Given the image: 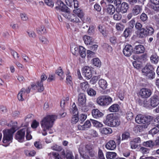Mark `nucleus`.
I'll use <instances>...</instances> for the list:
<instances>
[{"instance_id":"nucleus-23","label":"nucleus","mask_w":159,"mask_h":159,"mask_svg":"<svg viewBox=\"0 0 159 159\" xmlns=\"http://www.w3.org/2000/svg\"><path fill=\"white\" fill-rule=\"evenodd\" d=\"M74 14L76 15L82 20L84 16V13L82 11L80 8H77L73 10Z\"/></svg>"},{"instance_id":"nucleus-28","label":"nucleus","mask_w":159,"mask_h":159,"mask_svg":"<svg viewBox=\"0 0 159 159\" xmlns=\"http://www.w3.org/2000/svg\"><path fill=\"white\" fill-rule=\"evenodd\" d=\"M79 18L77 16L72 14L71 15V18H70V21L75 23H81V21L80 20Z\"/></svg>"},{"instance_id":"nucleus-60","label":"nucleus","mask_w":159,"mask_h":159,"mask_svg":"<svg viewBox=\"0 0 159 159\" xmlns=\"http://www.w3.org/2000/svg\"><path fill=\"white\" fill-rule=\"evenodd\" d=\"M110 41L111 43L115 44L117 43L116 38L114 36L111 37L110 38Z\"/></svg>"},{"instance_id":"nucleus-6","label":"nucleus","mask_w":159,"mask_h":159,"mask_svg":"<svg viewBox=\"0 0 159 159\" xmlns=\"http://www.w3.org/2000/svg\"><path fill=\"white\" fill-rule=\"evenodd\" d=\"M86 95L83 93L79 94L78 97V104L79 109L82 112H86L88 111V108L86 104Z\"/></svg>"},{"instance_id":"nucleus-35","label":"nucleus","mask_w":159,"mask_h":159,"mask_svg":"<svg viewBox=\"0 0 159 159\" xmlns=\"http://www.w3.org/2000/svg\"><path fill=\"white\" fill-rule=\"evenodd\" d=\"M83 39L84 43L87 45L91 44L93 42L91 37L87 35L84 36Z\"/></svg>"},{"instance_id":"nucleus-56","label":"nucleus","mask_w":159,"mask_h":159,"mask_svg":"<svg viewBox=\"0 0 159 159\" xmlns=\"http://www.w3.org/2000/svg\"><path fill=\"white\" fill-rule=\"evenodd\" d=\"M98 30L100 33H101L103 36L105 35V31L104 30L105 27L102 25H99L98 26Z\"/></svg>"},{"instance_id":"nucleus-32","label":"nucleus","mask_w":159,"mask_h":159,"mask_svg":"<svg viewBox=\"0 0 159 159\" xmlns=\"http://www.w3.org/2000/svg\"><path fill=\"white\" fill-rule=\"evenodd\" d=\"M112 132L111 129L109 127L103 128L101 129V133L105 134H111Z\"/></svg>"},{"instance_id":"nucleus-54","label":"nucleus","mask_w":159,"mask_h":159,"mask_svg":"<svg viewBox=\"0 0 159 159\" xmlns=\"http://www.w3.org/2000/svg\"><path fill=\"white\" fill-rule=\"evenodd\" d=\"M78 115H73V116L71 120V122L73 124H75L78 121H79Z\"/></svg>"},{"instance_id":"nucleus-44","label":"nucleus","mask_w":159,"mask_h":159,"mask_svg":"<svg viewBox=\"0 0 159 159\" xmlns=\"http://www.w3.org/2000/svg\"><path fill=\"white\" fill-rule=\"evenodd\" d=\"M91 122L93 126L97 128L101 127L103 125L102 123L95 120H91Z\"/></svg>"},{"instance_id":"nucleus-63","label":"nucleus","mask_w":159,"mask_h":159,"mask_svg":"<svg viewBox=\"0 0 159 159\" xmlns=\"http://www.w3.org/2000/svg\"><path fill=\"white\" fill-rule=\"evenodd\" d=\"M40 41L43 44H46L48 43V40L45 37H42L39 38Z\"/></svg>"},{"instance_id":"nucleus-52","label":"nucleus","mask_w":159,"mask_h":159,"mask_svg":"<svg viewBox=\"0 0 159 159\" xmlns=\"http://www.w3.org/2000/svg\"><path fill=\"white\" fill-rule=\"evenodd\" d=\"M132 63L134 67L136 69H139L141 66V62L138 61H133Z\"/></svg>"},{"instance_id":"nucleus-36","label":"nucleus","mask_w":159,"mask_h":159,"mask_svg":"<svg viewBox=\"0 0 159 159\" xmlns=\"http://www.w3.org/2000/svg\"><path fill=\"white\" fill-rule=\"evenodd\" d=\"M79 53L82 57H85L86 55V49L83 46H80L79 47Z\"/></svg>"},{"instance_id":"nucleus-30","label":"nucleus","mask_w":159,"mask_h":159,"mask_svg":"<svg viewBox=\"0 0 159 159\" xmlns=\"http://www.w3.org/2000/svg\"><path fill=\"white\" fill-rule=\"evenodd\" d=\"M120 124V121L118 119L114 116L112 122L110 125V126L114 127L118 126Z\"/></svg>"},{"instance_id":"nucleus-42","label":"nucleus","mask_w":159,"mask_h":159,"mask_svg":"<svg viewBox=\"0 0 159 159\" xmlns=\"http://www.w3.org/2000/svg\"><path fill=\"white\" fill-rule=\"evenodd\" d=\"M143 145L145 147L150 148H152L154 146V143L151 140L144 142Z\"/></svg>"},{"instance_id":"nucleus-43","label":"nucleus","mask_w":159,"mask_h":159,"mask_svg":"<svg viewBox=\"0 0 159 159\" xmlns=\"http://www.w3.org/2000/svg\"><path fill=\"white\" fill-rule=\"evenodd\" d=\"M70 50L74 55L77 56L79 53V48L76 46L71 47Z\"/></svg>"},{"instance_id":"nucleus-9","label":"nucleus","mask_w":159,"mask_h":159,"mask_svg":"<svg viewBox=\"0 0 159 159\" xmlns=\"http://www.w3.org/2000/svg\"><path fill=\"white\" fill-rule=\"evenodd\" d=\"M30 88L28 87L26 89L24 88H22L18 93V98L19 101H23L26 98L27 94L30 92Z\"/></svg>"},{"instance_id":"nucleus-61","label":"nucleus","mask_w":159,"mask_h":159,"mask_svg":"<svg viewBox=\"0 0 159 159\" xmlns=\"http://www.w3.org/2000/svg\"><path fill=\"white\" fill-rule=\"evenodd\" d=\"M39 125V122L34 120L33 121L31 125V126L32 128L35 129L37 128Z\"/></svg>"},{"instance_id":"nucleus-13","label":"nucleus","mask_w":159,"mask_h":159,"mask_svg":"<svg viewBox=\"0 0 159 159\" xmlns=\"http://www.w3.org/2000/svg\"><path fill=\"white\" fill-rule=\"evenodd\" d=\"M124 54L126 57H129L133 52V48L130 45H126L123 50Z\"/></svg>"},{"instance_id":"nucleus-55","label":"nucleus","mask_w":159,"mask_h":159,"mask_svg":"<svg viewBox=\"0 0 159 159\" xmlns=\"http://www.w3.org/2000/svg\"><path fill=\"white\" fill-rule=\"evenodd\" d=\"M66 159H74V157L72 152L69 151L66 152Z\"/></svg>"},{"instance_id":"nucleus-19","label":"nucleus","mask_w":159,"mask_h":159,"mask_svg":"<svg viewBox=\"0 0 159 159\" xmlns=\"http://www.w3.org/2000/svg\"><path fill=\"white\" fill-rule=\"evenodd\" d=\"M142 7L139 5H136L133 7L132 12L134 16L138 15L142 11Z\"/></svg>"},{"instance_id":"nucleus-3","label":"nucleus","mask_w":159,"mask_h":159,"mask_svg":"<svg viewBox=\"0 0 159 159\" xmlns=\"http://www.w3.org/2000/svg\"><path fill=\"white\" fill-rule=\"evenodd\" d=\"M57 4L58 6L56 7V9L60 10L61 14L65 18L70 20L72 15L70 13V9L61 1H58Z\"/></svg>"},{"instance_id":"nucleus-16","label":"nucleus","mask_w":159,"mask_h":159,"mask_svg":"<svg viewBox=\"0 0 159 159\" xmlns=\"http://www.w3.org/2000/svg\"><path fill=\"white\" fill-rule=\"evenodd\" d=\"M92 115L94 118H98L102 117L103 116L104 114L98 109H95L92 110Z\"/></svg>"},{"instance_id":"nucleus-38","label":"nucleus","mask_w":159,"mask_h":159,"mask_svg":"<svg viewBox=\"0 0 159 159\" xmlns=\"http://www.w3.org/2000/svg\"><path fill=\"white\" fill-rule=\"evenodd\" d=\"M88 94L91 97L95 96L96 94V92L92 88H89L87 89Z\"/></svg>"},{"instance_id":"nucleus-2","label":"nucleus","mask_w":159,"mask_h":159,"mask_svg":"<svg viewBox=\"0 0 159 159\" xmlns=\"http://www.w3.org/2000/svg\"><path fill=\"white\" fill-rule=\"evenodd\" d=\"M11 128L9 129H4L3 131V142L4 143H10L12 141L13 134L19 128L17 125V122H14L13 124L11 125Z\"/></svg>"},{"instance_id":"nucleus-29","label":"nucleus","mask_w":159,"mask_h":159,"mask_svg":"<svg viewBox=\"0 0 159 159\" xmlns=\"http://www.w3.org/2000/svg\"><path fill=\"white\" fill-rule=\"evenodd\" d=\"M145 28L148 35L151 36L153 34L154 30L151 25H147L146 26Z\"/></svg>"},{"instance_id":"nucleus-62","label":"nucleus","mask_w":159,"mask_h":159,"mask_svg":"<svg viewBox=\"0 0 159 159\" xmlns=\"http://www.w3.org/2000/svg\"><path fill=\"white\" fill-rule=\"evenodd\" d=\"M45 2L48 6L52 7L54 6V2L52 0H45Z\"/></svg>"},{"instance_id":"nucleus-50","label":"nucleus","mask_w":159,"mask_h":159,"mask_svg":"<svg viewBox=\"0 0 159 159\" xmlns=\"http://www.w3.org/2000/svg\"><path fill=\"white\" fill-rule=\"evenodd\" d=\"M130 137V134L128 132H125L122 135V140H127Z\"/></svg>"},{"instance_id":"nucleus-26","label":"nucleus","mask_w":159,"mask_h":159,"mask_svg":"<svg viewBox=\"0 0 159 159\" xmlns=\"http://www.w3.org/2000/svg\"><path fill=\"white\" fill-rule=\"evenodd\" d=\"M97 102L101 106H105V100H104V95L99 97L97 99Z\"/></svg>"},{"instance_id":"nucleus-5","label":"nucleus","mask_w":159,"mask_h":159,"mask_svg":"<svg viewBox=\"0 0 159 159\" xmlns=\"http://www.w3.org/2000/svg\"><path fill=\"white\" fill-rule=\"evenodd\" d=\"M143 75L150 80H152L155 77V73L153 66L147 64L142 70Z\"/></svg>"},{"instance_id":"nucleus-47","label":"nucleus","mask_w":159,"mask_h":159,"mask_svg":"<svg viewBox=\"0 0 159 159\" xmlns=\"http://www.w3.org/2000/svg\"><path fill=\"white\" fill-rule=\"evenodd\" d=\"M159 131V125L152 128L149 131V133L152 135L157 134Z\"/></svg>"},{"instance_id":"nucleus-27","label":"nucleus","mask_w":159,"mask_h":159,"mask_svg":"<svg viewBox=\"0 0 159 159\" xmlns=\"http://www.w3.org/2000/svg\"><path fill=\"white\" fill-rule=\"evenodd\" d=\"M119 106L118 104H114L109 107V110L111 112H116L119 111Z\"/></svg>"},{"instance_id":"nucleus-7","label":"nucleus","mask_w":159,"mask_h":159,"mask_svg":"<svg viewBox=\"0 0 159 159\" xmlns=\"http://www.w3.org/2000/svg\"><path fill=\"white\" fill-rule=\"evenodd\" d=\"M85 149L86 151L85 152V154H84V149H83L82 146H80L79 149V152L80 155L84 159H90L89 156L87 155L88 153L92 157L95 156V153L89 145H87L85 146Z\"/></svg>"},{"instance_id":"nucleus-25","label":"nucleus","mask_w":159,"mask_h":159,"mask_svg":"<svg viewBox=\"0 0 159 159\" xmlns=\"http://www.w3.org/2000/svg\"><path fill=\"white\" fill-rule=\"evenodd\" d=\"M98 83L99 87L103 89H105L107 86V81L104 79L100 80L98 81Z\"/></svg>"},{"instance_id":"nucleus-4","label":"nucleus","mask_w":159,"mask_h":159,"mask_svg":"<svg viewBox=\"0 0 159 159\" xmlns=\"http://www.w3.org/2000/svg\"><path fill=\"white\" fill-rule=\"evenodd\" d=\"M136 122L138 124L143 123V126L147 128L148 125L152 123L153 117L150 116H144L141 114L138 115L135 118Z\"/></svg>"},{"instance_id":"nucleus-49","label":"nucleus","mask_w":159,"mask_h":159,"mask_svg":"<svg viewBox=\"0 0 159 159\" xmlns=\"http://www.w3.org/2000/svg\"><path fill=\"white\" fill-rule=\"evenodd\" d=\"M122 15L119 12H117L113 15V18L116 20H120L122 18Z\"/></svg>"},{"instance_id":"nucleus-22","label":"nucleus","mask_w":159,"mask_h":159,"mask_svg":"<svg viewBox=\"0 0 159 159\" xmlns=\"http://www.w3.org/2000/svg\"><path fill=\"white\" fill-rule=\"evenodd\" d=\"M129 7L128 4L126 2H123L121 4L119 11L122 13H126Z\"/></svg>"},{"instance_id":"nucleus-17","label":"nucleus","mask_w":159,"mask_h":159,"mask_svg":"<svg viewBox=\"0 0 159 159\" xmlns=\"http://www.w3.org/2000/svg\"><path fill=\"white\" fill-rule=\"evenodd\" d=\"M106 148L110 150H113L116 147V145L115 142L113 140L109 141L105 145Z\"/></svg>"},{"instance_id":"nucleus-34","label":"nucleus","mask_w":159,"mask_h":159,"mask_svg":"<svg viewBox=\"0 0 159 159\" xmlns=\"http://www.w3.org/2000/svg\"><path fill=\"white\" fill-rule=\"evenodd\" d=\"M70 111L73 115L78 114V110L75 102L73 103L71 107Z\"/></svg>"},{"instance_id":"nucleus-59","label":"nucleus","mask_w":159,"mask_h":159,"mask_svg":"<svg viewBox=\"0 0 159 159\" xmlns=\"http://www.w3.org/2000/svg\"><path fill=\"white\" fill-rule=\"evenodd\" d=\"M135 25V20L134 19H132L129 22V28L130 29L133 28Z\"/></svg>"},{"instance_id":"nucleus-37","label":"nucleus","mask_w":159,"mask_h":159,"mask_svg":"<svg viewBox=\"0 0 159 159\" xmlns=\"http://www.w3.org/2000/svg\"><path fill=\"white\" fill-rule=\"evenodd\" d=\"M89 87L88 83L87 81H84L80 84V87L83 91H85Z\"/></svg>"},{"instance_id":"nucleus-46","label":"nucleus","mask_w":159,"mask_h":159,"mask_svg":"<svg viewBox=\"0 0 159 159\" xmlns=\"http://www.w3.org/2000/svg\"><path fill=\"white\" fill-rule=\"evenodd\" d=\"M56 74H57L58 75L61 77V79H62L64 78V75L63 74V72L60 68L57 69L56 71Z\"/></svg>"},{"instance_id":"nucleus-33","label":"nucleus","mask_w":159,"mask_h":159,"mask_svg":"<svg viewBox=\"0 0 159 159\" xmlns=\"http://www.w3.org/2000/svg\"><path fill=\"white\" fill-rule=\"evenodd\" d=\"M117 154L115 152H108L106 153V157L107 159H114L116 156Z\"/></svg>"},{"instance_id":"nucleus-12","label":"nucleus","mask_w":159,"mask_h":159,"mask_svg":"<svg viewBox=\"0 0 159 159\" xmlns=\"http://www.w3.org/2000/svg\"><path fill=\"white\" fill-rule=\"evenodd\" d=\"M139 93L142 98H147L150 96L152 92L151 90L148 89L143 88L141 89Z\"/></svg>"},{"instance_id":"nucleus-20","label":"nucleus","mask_w":159,"mask_h":159,"mask_svg":"<svg viewBox=\"0 0 159 159\" xmlns=\"http://www.w3.org/2000/svg\"><path fill=\"white\" fill-rule=\"evenodd\" d=\"M114 117L112 114H110L106 116V119L104 121V123L106 125L110 126Z\"/></svg>"},{"instance_id":"nucleus-31","label":"nucleus","mask_w":159,"mask_h":159,"mask_svg":"<svg viewBox=\"0 0 159 159\" xmlns=\"http://www.w3.org/2000/svg\"><path fill=\"white\" fill-rule=\"evenodd\" d=\"M93 64L95 66L100 67L101 66V62L98 58H93L92 60Z\"/></svg>"},{"instance_id":"nucleus-48","label":"nucleus","mask_w":159,"mask_h":159,"mask_svg":"<svg viewBox=\"0 0 159 159\" xmlns=\"http://www.w3.org/2000/svg\"><path fill=\"white\" fill-rule=\"evenodd\" d=\"M116 27L117 30L122 31L125 28V26L120 23H117L116 25Z\"/></svg>"},{"instance_id":"nucleus-21","label":"nucleus","mask_w":159,"mask_h":159,"mask_svg":"<svg viewBox=\"0 0 159 159\" xmlns=\"http://www.w3.org/2000/svg\"><path fill=\"white\" fill-rule=\"evenodd\" d=\"M145 51V48L144 46L141 44L136 45L134 48V51L136 54L143 53Z\"/></svg>"},{"instance_id":"nucleus-41","label":"nucleus","mask_w":159,"mask_h":159,"mask_svg":"<svg viewBox=\"0 0 159 159\" xmlns=\"http://www.w3.org/2000/svg\"><path fill=\"white\" fill-rule=\"evenodd\" d=\"M150 59L152 62L156 64L158 61L159 57L156 54H153L151 56Z\"/></svg>"},{"instance_id":"nucleus-10","label":"nucleus","mask_w":159,"mask_h":159,"mask_svg":"<svg viewBox=\"0 0 159 159\" xmlns=\"http://www.w3.org/2000/svg\"><path fill=\"white\" fill-rule=\"evenodd\" d=\"M150 105L153 107H155L159 104V93L155 92L153 96L150 99Z\"/></svg>"},{"instance_id":"nucleus-40","label":"nucleus","mask_w":159,"mask_h":159,"mask_svg":"<svg viewBox=\"0 0 159 159\" xmlns=\"http://www.w3.org/2000/svg\"><path fill=\"white\" fill-rule=\"evenodd\" d=\"M105 106H107L112 102V99L110 97L107 96H104Z\"/></svg>"},{"instance_id":"nucleus-39","label":"nucleus","mask_w":159,"mask_h":159,"mask_svg":"<svg viewBox=\"0 0 159 159\" xmlns=\"http://www.w3.org/2000/svg\"><path fill=\"white\" fill-rule=\"evenodd\" d=\"M139 35L141 38H143L148 36L146 29L142 28L140 29L139 32Z\"/></svg>"},{"instance_id":"nucleus-45","label":"nucleus","mask_w":159,"mask_h":159,"mask_svg":"<svg viewBox=\"0 0 159 159\" xmlns=\"http://www.w3.org/2000/svg\"><path fill=\"white\" fill-rule=\"evenodd\" d=\"M48 155L50 157L53 156L55 159H61L59 154L55 152H52L48 153Z\"/></svg>"},{"instance_id":"nucleus-58","label":"nucleus","mask_w":159,"mask_h":159,"mask_svg":"<svg viewBox=\"0 0 159 159\" xmlns=\"http://www.w3.org/2000/svg\"><path fill=\"white\" fill-rule=\"evenodd\" d=\"M140 151L143 154H146L149 153V150L146 148L141 147L140 149Z\"/></svg>"},{"instance_id":"nucleus-51","label":"nucleus","mask_w":159,"mask_h":159,"mask_svg":"<svg viewBox=\"0 0 159 159\" xmlns=\"http://www.w3.org/2000/svg\"><path fill=\"white\" fill-rule=\"evenodd\" d=\"M87 116L86 115L82 114H81L79 117V122L80 123H82L86 119Z\"/></svg>"},{"instance_id":"nucleus-53","label":"nucleus","mask_w":159,"mask_h":159,"mask_svg":"<svg viewBox=\"0 0 159 159\" xmlns=\"http://www.w3.org/2000/svg\"><path fill=\"white\" fill-rule=\"evenodd\" d=\"M37 32L39 34H44L46 33V29L44 28V26L43 25L41 26L39 29L37 30Z\"/></svg>"},{"instance_id":"nucleus-8","label":"nucleus","mask_w":159,"mask_h":159,"mask_svg":"<svg viewBox=\"0 0 159 159\" xmlns=\"http://www.w3.org/2000/svg\"><path fill=\"white\" fill-rule=\"evenodd\" d=\"M47 78L45 74L43 73L41 76V81H38L37 83V85L33 84H31L32 88L34 89H35V88H36L38 89V92H42L44 89L43 81L45 80Z\"/></svg>"},{"instance_id":"nucleus-57","label":"nucleus","mask_w":159,"mask_h":159,"mask_svg":"<svg viewBox=\"0 0 159 159\" xmlns=\"http://www.w3.org/2000/svg\"><path fill=\"white\" fill-rule=\"evenodd\" d=\"M131 32V30L129 28L126 29L124 31L123 34L125 38H127Z\"/></svg>"},{"instance_id":"nucleus-24","label":"nucleus","mask_w":159,"mask_h":159,"mask_svg":"<svg viewBox=\"0 0 159 159\" xmlns=\"http://www.w3.org/2000/svg\"><path fill=\"white\" fill-rule=\"evenodd\" d=\"M106 11L109 14L112 15L115 11V8L114 6L111 4L108 5L107 7Z\"/></svg>"},{"instance_id":"nucleus-15","label":"nucleus","mask_w":159,"mask_h":159,"mask_svg":"<svg viewBox=\"0 0 159 159\" xmlns=\"http://www.w3.org/2000/svg\"><path fill=\"white\" fill-rule=\"evenodd\" d=\"M65 2L70 7H72V3H74V7L75 9H77L79 7V3L77 0H65Z\"/></svg>"},{"instance_id":"nucleus-11","label":"nucleus","mask_w":159,"mask_h":159,"mask_svg":"<svg viewBox=\"0 0 159 159\" xmlns=\"http://www.w3.org/2000/svg\"><path fill=\"white\" fill-rule=\"evenodd\" d=\"M27 130V128H24L18 131L16 134V139L18 141L22 142L25 138V133Z\"/></svg>"},{"instance_id":"nucleus-1","label":"nucleus","mask_w":159,"mask_h":159,"mask_svg":"<svg viewBox=\"0 0 159 159\" xmlns=\"http://www.w3.org/2000/svg\"><path fill=\"white\" fill-rule=\"evenodd\" d=\"M57 118V116L54 115H49L43 119L41 121V125L43 131L42 133L43 135L45 136L47 134L46 131L52 127Z\"/></svg>"},{"instance_id":"nucleus-14","label":"nucleus","mask_w":159,"mask_h":159,"mask_svg":"<svg viewBox=\"0 0 159 159\" xmlns=\"http://www.w3.org/2000/svg\"><path fill=\"white\" fill-rule=\"evenodd\" d=\"M83 73L87 79H89L92 76L91 68L88 66H85L83 68Z\"/></svg>"},{"instance_id":"nucleus-18","label":"nucleus","mask_w":159,"mask_h":159,"mask_svg":"<svg viewBox=\"0 0 159 159\" xmlns=\"http://www.w3.org/2000/svg\"><path fill=\"white\" fill-rule=\"evenodd\" d=\"M91 125V123L89 120H86L83 125H79L78 128L80 130H84L89 128Z\"/></svg>"},{"instance_id":"nucleus-64","label":"nucleus","mask_w":159,"mask_h":159,"mask_svg":"<svg viewBox=\"0 0 159 159\" xmlns=\"http://www.w3.org/2000/svg\"><path fill=\"white\" fill-rule=\"evenodd\" d=\"M98 155L99 159H105L104 156L103 152L100 149H99Z\"/></svg>"}]
</instances>
